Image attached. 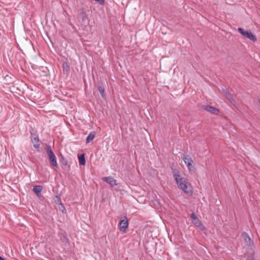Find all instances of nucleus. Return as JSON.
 I'll return each instance as SVG.
<instances>
[{"mask_svg": "<svg viewBox=\"0 0 260 260\" xmlns=\"http://www.w3.org/2000/svg\"><path fill=\"white\" fill-rule=\"evenodd\" d=\"M238 31L245 38L249 39L253 42H255L256 41L257 39L255 36L254 35L251 31L248 30H245L241 27L238 28Z\"/></svg>", "mask_w": 260, "mask_h": 260, "instance_id": "3", "label": "nucleus"}, {"mask_svg": "<svg viewBox=\"0 0 260 260\" xmlns=\"http://www.w3.org/2000/svg\"><path fill=\"white\" fill-rule=\"evenodd\" d=\"M98 90L101 93L102 97L105 99L106 98V95L105 94V89L103 86L102 83L100 82H98Z\"/></svg>", "mask_w": 260, "mask_h": 260, "instance_id": "13", "label": "nucleus"}, {"mask_svg": "<svg viewBox=\"0 0 260 260\" xmlns=\"http://www.w3.org/2000/svg\"><path fill=\"white\" fill-rule=\"evenodd\" d=\"M43 189V186L41 185H35L33 187L32 190L37 194L39 195Z\"/></svg>", "mask_w": 260, "mask_h": 260, "instance_id": "17", "label": "nucleus"}, {"mask_svg": "<svg viewBox=\"0 0 260 260\" xmlns=\"http://www.w3.org/2000/svg\"><path fill=\"white\" fill-rule=\"evenodd\" d=\"M63 72L64 74H68L70 70V66L67 62H63L62 63Z\"/></svg>", "mask_w": 260, "mask_h": 260, "instance_id": "19", "label": "nucleus"}, {"mask_svg": "<svg viewBox=\"0 0 260 260\" xmlns=\"http://www.w3.org/2000/svg\"><path fill=\"white\" fill-rule=\"evenodd\" d=\"M190 217L192 219V221L196 220L198 217L194 213H192L190 214Z\"/></svg>", "mask_w": 260, "mask_h": 260, "instance_id": "24", "label": "nucleus"}, {"mask_svg": "<svg viewBox=\"0 0 260 260\" xmlns=\"http://www.w3.org/2000/svg\"><path fill=\"white\" fill-rule=\"evenodd\" d=\"M53 199H54L55 202L56 203L58 204V205L59 204L61 203V199L59 196H55L54 197V198H53Z\"/></svg>", "mask_w": 260, "mask_h": 260, "instance_id": "22", "label": "nucleus"}, {"mask_svg": "<svg viewBox=\"0 0 260 260\" xmlns=\"http://www.w3.org/2000/svg\"><path fill=\"white\" fill-rule=\"evenodd\" d=\"M31 142L34 144V147L38 149V151H39L40 148V140L38 137V136H36V137L31 138Z\"/></svg>", "mask_w": 260, "mask_h": 260, "instance_id": "8", "label": "nucleus"}, {"mask_svg": "<svg viewBox=\"0 0 260 260\" xmlns=\"http://www.w3.org/2000/svg\"><path fill=\"white\" fill-rule=\"evenodd\" d=\"M225 94L226 95L227 99L231 103L234 104L235 102L234 98V95L231 94L228 90H225Z\"/></svg>", "mask_w": 260, "mask_h": 260, "instance_id": "16", "label": "nucleus"}, {"mask_svg": "<svg viewBox=\"0 0 260 260\" xmlns=\"http://www.w3.org/2000/svg\"><path fill=\"white\" fill-rule=\"evenodd\" d=\"M182 159H183L185 164L187 166H190V164H192L193 162L192 158L188 155H184V156L182 157Z\"/></svg>", "mask_w": 260, "mask_h": 260, "instance_id": "11", "label": "nucleus"}, {"mask_svg": "<svg viewBox=\"0 0 260 260\" xmlns=\"http://www.w3.org/2000/svg\"><path fill=\"white\" fill-rule=\"evenodd\" d=\"M0 260H6V259L0 255Z\"/></svg>", "mask_w": 260, "mask_h": 260, "instance_id": "28", "label": "nucleus"}, {"mask_svg": "<svg viewBox=\"0 0 260 260\" xmlns=\"http://www.w3.org/2000/svg\"><path fill=\"white\" fill-rule=\"evenodd\" d=\"M35 132H36L35 129H31V130L30 131V133L31 134V136L34 137V134L35 133Z\"/></svg>", "mask_w": 260, "mask_h": 260, "instance_id": "26", "label": "nucleus"}, {"mask_svg": "<svg viewBox=\"0 0 260 260\" xmlns=\"http://www.w3.org/2000/svg\"><path fill=\"white\" fill-rule=\"evenodd\" d=\"M102 180L108 183L112 187L117 185L116 180L111 176L103 177Z\"/></svg>", "mask_w": 260, "mask_h": 260, "instance_id": "7", "label": "nucleus"}, {"mask_svg": "<svg viewBox=\"0 0 260 260\" xmlns=\"http://www.w3.org/2000/svg\"><path fill=\"white\" fill-rule=\"evenodd\" d=\"M77 19L81 24H85L87 21V16L83 8L78 10Z\"/></svg>", "mask_w": 260, "mask_h": 260, "instance_id": "4", "label": "nucleus"}, {"mask_svg": "<svg viewBox=\"0 0 260 260\" xmlns=\"http://www.w3.org/2000/svg\"><path fill=\"white\" fill-rule=\"evenodd\" d=\"M118 226L120 231L123 233H125L128 227V221L126 216H124L121 219L118 224Z\"/></svg>", "mask_w": 260, "mask_h": 260, "instance_id": "5", "label": "nucleus"}, {"mask_svg": "<svg viewBox=\"0 0 260 260\" xmlns=\"http://www.w3.org/2000/svg\"><path fill=\"white\" fill-rule=\"evenodd\" d=\"M37 196L42 201H43L44 199V197L41 194V193L40 194L37 195Z\"/></svg>", "mask_w": 260, "mask_h": 260, "instance_id": "25", "label": "nucleus"}, {"mask_svg": "<svg viewBox=\"0 0 260 260\" xmlns=\"http://www.w3.org/2000/svg\"><path fill=\"white\" fill-rule=\"evenodd\" d=\"M36 136H38L37 134V132H35V133L34 134V137L31 136V138L36 137Z\"/></svg>", "mask_w": 260, "mask_h": 260, "instance_id": "27", "label": "nucleus"}, {"mask_svg": "<svg viewBox=\"0 0 260 260\" xmlns=\"http://www.w3.org/2000/svg\"><path fill=\"white\" fill-rule=\"evenodd\" d=\"M253 254L254 251H253L251 254L247 255L244 257H246V260H255Z\"/></svg>", "mask_w": 260, "mask_h": 260, "instance_id": "21", "label": "nucleus"}, {"mask_svg": "<svg viewBox=\"0 0 260 260\" xmlns=\"http://www.w3.org/2000/svg\"><path fill=\"white\" fill-rule=\"evenodd\" d=\"M192 222L194 225H196L197 227L199 228L202 230H203L205 229L199 218H197L196 220L192 221Z\"/></svg>", "mask_w": 260, "mask_h": 260, "instance_id": "15", "label": "nucleus"}, {"mask_svg": "<svg viewBox=\"0 0 260 260\" xmlns=\"http://www.w3.org/2000/svg\"><path fill=\"white\" fill-rule=\"evenodd\" d=\"M58 237L60 241L64 244H67L69 242V239L67 238L66 233H60L58 234Z\"/></svg>", "mask_w": 260, "mask_h": 260, "instance_id": "9", "label": "nucleus"}, {"mask_svg": "<svg viewBox=\"0 0 260 260\" xmlns=\"http://www.w3.org/2000/svg\"><path fill=\"white\" fill-rule=\"evenodd\" d=\"M172 173L178 188L182 190L185 193H191V191L188 189V182L187 179L184 177H182L179 174L178 171L176 169H173Z\"/></svg>", "mask_w": 260, "mask_h": 260, "instance_id": "1", "label": "nucleus"}, {"mask_svg": "<svg viewBox=\"0 0 260 260\" xmlns=\"http://www.w3.org/2000/svg\"><path fill=\"white\" fill-rule=\"evenodd\" d=\"M79 163L81 166H85L86 164V160L85 157V154L82 153L78 155Z\"/></svg>", "mask_w": 260, "mask_h": 260, "instance_id": "10", "label": "nucleus"}, {"mask_svg": "<svg viewBox=\"0 0 260 260\" xmlns=\"http://www.w3.org/2000/svg\"><path fill=\"white\" fill-rule=\"evenodd\" d=\"M225 90H227V89H222V91H223V92L224 93H225Z\"/></svg>", "mask_w": 260, "mask_h": 260, "instance_id": "29", "label": "nucleus"}, {"mask_svg": "<svg viewBox=\"0 0 260 260\" xmlns=\"http://www.w3.org/2000/svg\"><path fill=\"white\" fill-rule=\"evenodd\" d=\"M202 108L204 110H206L215 115H217L219 113V109L210 105H203L202 106Z\"/></svg>", "mask_w": 260, "mask_h": 260, "instance_id": "6", "label": "nucleus"}, {"mask_svg": "<svg viewBox=\"0 0 260 260\" xmlns=\"http://www.w3.org/2000/svg\"><path fill=\"white\" fill-rule=\"evenodd\" d=\"M58 208H59V210L62 211V212L63 213H66L67 212L66 208L62 203L58 205Z\"/></svg>", "mask_w": 260, "mask_h": 260, "instance_id": "20", "label": "nucleus"}, {"mask_svg": "<svg viewBox=\"0 0 260 260\" xmlns=\"http://www.w3.org/2000/svg\"><path fill=\"white\" fill-rule=\"evenodd\" d=\"M96 133L95 132H90L86 138V143L87 144L91 142L94 139Z\"/></svg>", "mask_w": 260, "mask_h": 260, "instance_id": "12", "label": "nucleus"}, {"mask_svg": "<svg viewBox=\"0 0 260 260\" xmlns=\"http://www.w3.org/2000/svg\"><path fill=\"white\" fill-rule=\"evenodd\" d=\"M58 158L59 160V162L63 166H67L68 165V159L64 157V156L61 154L60 153L58 155Z\"/></svg>", "mask_w": 260, "mask_h": 260, "instance_id": "14", "label": "nucleus"}, {"mask_svg": "<svg viewBox=\"0 0 260 260\" xmlns=\"http://www.w3.org/2000/svg\"><path fill=\"white\" fill-rule=\"evenodd\" d=\"M187 167L188 170H189V172H194V167L192 165V164H190V166H187Z\"/></svg>", "mask_w": 260, "mask_h": 260, "instance_id": "23", "label": "nucleus"}, {"mask_svg": "<svg viewBox=\"0 0 260 260\" xmlns=\"http://www.w3.org/2000/svg\"><path fill=\"white\" fill-rule=\"evenodd\" d=\"M258 102L260 103V99H258ZM259 109H260V106H259Z\"/></svg>", "mask_w": 260, "mask_h": 260, "instance_id": "30", "label": "nucleus"}, {"mask_svg": "<svg viewBox=\"0 0 260 260\" xmlns=\"http://www.w3.org/2000/svg\"><path fill=\"white\" fill-rule=\"evenodd\" d=\"M45 149L48 154L50 164L53 167L57 168L58 165L56 161V158L50 146L46 145Z\"/></svg>", "mask_w": 260, "mask_h": 260, "instance_id": "2", "label": "nucleus"}, {"mask_svg": "<svg viewBox=\"0 0 260 260\" xmlns=\"http://www.w3.org/2000/svg\"><path fill=\"white\" fill-rule=\"evenodd\" d=\"M242 236L245 243L247 244L250 243L251 239L246 232H243L242 234Z\"/></svg>", "mask_w": 260, "mask_h": 260, "instance_id": "18", "label": "nucleus"}]
</instances>
